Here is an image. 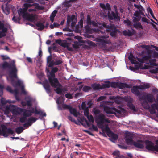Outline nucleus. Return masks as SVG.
Masks as SVG:
<instances>
[{"label":"nucleus","instance_id":"nucleus-43","mask_svg":"<svg viewBox=\"0 0 158 158\" xmlns=\"http://www.w3.org/2000/svg\"><path fill=\"white\" fill-rule=\"evenodd\" d=\"M23 130V127H19L15 129V131L18 134L21 133Z\"/></svg>","mask_w":158,"mask_h":158},{"label":"nucleus","instance_id":"nucleus-4","mask_svg":"<svg viewBox=\"0 0 158 158\" xmlns=\"http://www.w3.org/2000/svg\"><path fill=\"white\" fill-rule=\"evenodd\" d=\"M151 55H149L143 57L142 58H138V60L141 63H145L146 64H149L151 65L157 66V65L155 63V59H152Z\"/></svg>","mask_w":158,"mask_h":158},{"label":"nucleus","instance_id":"nucleus-3","mask_svg":"<svg viewBox=\"0 0 158 158\" xmlns=\"http://www.w3.org/2000/svg\"><path fill=\"white\" fill-rule=\"evenodd\" d=\"M156 99L158 102L157 104L156 103L152 104L150 106L149 104L146 101H143L141 102L142 105L144 109L149 110L151 114H155L156 113V109L158 111V94L156 96Z\"/></svg>","mask_w":158,"mask_h":158},{"label":"nucleus","instance_id":"nucleus-41","mask_svg":"<svg viewBox=\"0 0 158 158\" xmlns=\"http://www.w3.org/2000/svg\"><path fill=\"white\" fill-rule=\"evenodd\" d=\"M80 46V44L79 42L77 41H75L74 42V44H72L73 50L74 49L78 48Z\"/></svg>","mask_w":158,"mask_h":158},{"label":"nucleus","instance_id":"nucleus-37","mask_svg":"<svg viewBox=\"0 0 158 158\" xmlns=\"http://www.w3.org/2000/svg\"><path fill=\"white\" fill-rule=\"evenodd\" d=\"M8 6L7 5V4H6V7L5 8H4L3 6H2V7L3 11L6 15L9 14L10 12V10Z\"/></svg>","mask_w":158,"mask_h":158},{"label":"nucleus","instance_id":"nucleus-18","mask_svg":"<svg viewBox=\"0 0 158 158\" xmlns=\"http://www.w3.org/2000/svg\"><path fill=\"white\" fill-rule=\"evenodd\" d=\"M108 18L110 19H115L118 21L120 20V17L117 13L115 14L114 12H112L110 14L108 12Z\"/></svg>","mask_w":158,"mask_h":158},{"label":"nucleus","instance_id":"nucleus-36","mask_svg":"<svg viewBox=\"0 0 158 158\" xmlns=\"http://www.w3.org/2000/svg\"><path fill=\"white\" fill-rule=\"evenodd\" d=\"M56 87H57L56 89L55 90L56 92L58 94H61L62 93L63 90L62 89V86L60 84V85H58Z\"/></svg>","mask_w":158,"mask_h":158},{"label":"nucleus","instance_id":"nucleus-7","mask_svg":"<svg viewBox=\"0 0 158 158\" xmlns=\"http://www.w3.org/2000/svg\"><path fill=\"white\" fill-rule=\"evenodd\" d=\"M85 102H83L81 104L82 109L84 110V115L87 117L89 123H93L94 119L93 116L91 115H89V109L86 107V105Z\"/></svg>","mask_w":158,"mask_h":158},{"label":"nucleus","instance_id":"nucleus-30","mask_svg":"<svg viewBox=\"0 0 158 158\" xmlns=\"http://www.w3.org/2000/svg\"><path fill=\"white\" fill-rule=\"evenodd\" d=\"M4 24V23H2L1 21H0V30H2V31H3V29H6V33L8 31V29L7 27H10V26L9 24H6L5 25V27Z\"/></svg>","mask_w":158,"mask_h":158},{"label":"nucleus","instance_id":"nucleus-44","mask_svg":"<svg viewBox=\"0 0 158 158\" xmlns=\"http://www.w3.org/2000/svg\"><path fill=\"white\" fill-rule=\"evenodd\" d=\"M150 85L148 84H144L139 85V87L140 89H148L150 87Z\"/></svg>","mask_w":158,"mask_h":158},{"label":"nucleus","instance_id":"nucleus-38","mask_svg":"<svg viewBox=\"0 0 158 158\" xmlns=\"http://www.w3.org/2000/svg\"><path fill=\"white\" fill-rule=\"evenodd\" d=\"M128 58L131 63L134 64H137V62L135 60V58L133 55H130L129 56Z\"/></svg>","mask_w":158,"mask_h":158},{"label":"nucleus","instance_id":"nucleus-31","mask_svg":"<svg viewBox=\"0 0 158 158\" xmlns=\"http://www.w3.org/2000/svg\"><path fill=\"white\" fill-rule=\"evenodd\" d=\"M6 90L14 94H18L19 93V90L17 89H15L14 90H12L11 88L9 86H8L6 88Z\"/></svg>","mask_w":158,"mask_h":158},{"label":"nucleus","instance_id":"nucleus-48","mask_svg":"<svg viewBox=\"0 0 158 158\" xmlns=\"http://www.w3.org/2000/svg\"><path fill=\"white\" fill-rule=\"evenodd\" d=\"M124 23L126 24V25L128 26L131 27L132 26L131 22L128 19L124 21Z\"/></svg>","mask_w":158,"mask_h":158},{"label":"nucleus","instance_id":"nucleus-54","mask_svg":"<svg viewBox=\"0 0 158 158\" xmlns=\"http://www.w3.org/2000/svg\"><path fill=\"white\" fill-rule=\"evenodd\" d=\"M19 121L21 123H24L27 121V117L23 116L20 118Z\"/></svg>","mask_w":158,"mask_h":158},{"label":"nucleus","instance_id":"nucleus-47","mask_svg":"<svg viewBox=\"0 0 158 158\" xmlns=\"http://www.w3.org/2000/svg\"><path fill=\"white\" fill-rule=\"evenodd\" d=\"M118 82H111L110 84V86L114 88H118Z\"/></svg>","mask_w":158,"mask_h":158},{"label":"nucleus","instance_id":"nucleus-27","mask_svg":"<svg viewBox=\"0 0 158 158\" xmlns=\"http://www.w3.org/2000/svg\"><path fill=\"white\" fill-rule=\"evenodd\" d=\"M71 106L69 105H67L65 104H63L61 105H58V108L59 110H62L64 109H68L69 110L70 109Z\"/></svg>","mask_w":158,"mask_h":158},{"label":"nucleus","instance_id":"nucleus-6","mask_svg":"<svg viewBox=\"0 0 158 158\" xmlns=\"http://www.w3.org/2000/svg\"><path fill=\"white\" fill-rule=\"evenodd\" d=\"M48 79L52 86L56 88L57 85H60L57 79L55 78L54 73L52 72H50V75L48 76Z\"/></svg>","mask_w":158,"mask_h":158},{"label":"nucleus","instance_id":"nucleus-50","mask_svg":"<svg viewBox=\"0 0 158 158\" xmlns=\"http://www.w3.org/2000/svg\"><path fill=\"white\" fill-rule=\"evenodd\" d=\"M91 89V87L90 86H85L83 88L82 90L85 92L89 91Z\"/></svg>","mask_w":158,"mask_h":158},{"label":"nucleus","instance_id":"nucleus-60","mask_svg":"<svg viewBox=\"0 0 158 158\" xmlns=\"http://www.w3.org/2000/svg\"><path fill=\"white\" fill-rule=\"evenodd\" d=\"M62 61L61 60H58L55 61V65H58L62 63Z\"/></svg>","mask_w":158,"mask_h":158},{"label":"nucleus","instance_id":"nucleus-49","mask_svg":"<svg viewBox=\"0 0 158 158\" xmlns=\"http://www.w3.org/2000/svg\"><path fill=\"white\" fill-rule=\"evenodd\" d=\"M1 103L2 105H4L7 103H9V102H11V100H6L4 98H2L1 99Z\"/></svg>","mask_w":158,"mask_h":158},{"label":"nucleus","instance_id":"nucleus-26","mask_svg":"<svg viewBox=\"0 0 158 158\" xmlns=\"http://www.w3.org/2000/svg\"><path fill=\"white\" fill-rule=\"evenodd\" d=\"M25 99L27 102V105L28 106H31L33 99L30 96H27L25 98Z\"/></svg>","mask_w":158,"mask_h":158},{"label":"nucleus","instance_id":"nucleus-1","mask_svg":"<svg viewBox=\"0 0 158 158\" xmlns=\"http://www.w3.org/2000/svg\"><path fill=\"white\" fill-rule=\"evenodd\" d=\"M32 6H35V8L38 9V10H42L44 9V7L43 6H40L38 4L35 3L33 4L30 3H25L23 5L24 8L23 9L20 8L18 10V13L19 16H22L23 18H26V15L27 13V11L28 9Z\"/></svg>","mask_w":158,"mask_h":158},{"label":"nucleus","instance_id":"nucleus-16","mask_svg":"<svg viewBox=\"0 0 158 158\" xmlns=\"http://www.w3.org/2000/svg\"><path fill=\"white\" fill-rule=\"evenodd\" d=\"M56 42L60 44L64 48H67L68 50L71 51H73V48L72 47L69 46V44L66 42H62L61 40H56Z\"/></svg>","mask_w":158,"mask_h":158},{"label":"nucleus","instance_id":"nucleus-64","mask_svg":"<svg viewBox=\"0 0 158 158\" xmlns=\"http://www.w3.org/2000/svg\"><path fill=\"white\" fill-rule=\"evenodd\" d=\"M68 119L72 122H74L75 123L76 121L72 117L70 116H69L68 117Z\"/></svg>","mask_w":158,"mask_h":158},{"label":"nucleus","instance_id":"nucleus-28","mask_svg":"<svg viewBox=\"0 0 158 158\" xmlns=\"http://www.w3.org/2000/svg\"><path fill=\"white\" fill-rule=\"evenodd\" d=\"M35 26L36 27H38L37 29L40 31L43 30L45 27L44 23L39 22L37 23Z\"/></svg>","mask_w":158,"mask_h":158},{"label":"nucleus","instance_id":"nucleus-58","mask_svg":"<svg viewBox=\"0 0 158 158\" xmlns=\"http://www.w3.org/2000/svg\"><path fill=\"white\" fill-rule=\"evenodd\" d=\"M21 90L23 94L25 95H26L27 94V92L25 90L24 88V86H22L21 87Z\"/></svg>","mask_w":158,"mask_h":158},{"label":"nucleus","instance_id":"nucleus-8","mask_svg":"<svg viewBox=\"0 0 158 158\" xmlns=\"http://www.w3.org/2000/svg\"><path fill=\"white\" fill-rule=\"evenodd\" d=\"M97 118L98 120V124L99 127L102 128L103 124L104 122L110 123V121L108 119H106L105 116L103 114H100L97 116Z\"/></svg>","mask_w":158,"mask_h":158},{"label":"nucleus","instance_id":"nucleus-5","mask_svg":"<svg viewBox=\"0 0 158 158\" xmlns=\"http://www.w3.org/2000/svg\"><path fill=\"white\" fill-rule=\"evenodd\" d=\"M99 24H101L100 27H104L107 28L106 31L107 32H111L110 35L111 36L114 37L116 35L117 30L115 26L112 24H110L108 25H107L105 23H98Z\"/></svg>","mask_w":158,"mask_h":158},{"label":"nucleus","instance_id":"nucleus-23","mask_svg":"<svg viewBox=\"0 0 158 158\" xmlns=\"http://www.w3.org/2000/svg\"><path fill=\"white\" fill-rule=\"evenodd\" d=\"M134 6L135 7L139 10V12L140 13V15H142L143 16H145L144 13V12L145 11V10L142 6L134 4Z\"/></svg>","mask_w":158,"mask_h":158},{"label":"nucleus","instance_id":"nucleus-53","mask_svg":"<svg viewBox=\"0 0 158 158\" xmlns=\"http://www.w3.org/2000/svg\"><path fill=\"white\" fill-rule=\"evenodd\" d=\"M140 17H132V21L134 23H135V22H138L140 20Z\"/></svg>","mask_w":158,"mask_h":158},{"label":"nucleus","instance_id":"nucleus-24","mask_svg":"<svg viewBox=\"0 0 158 158\" xmlns=\"http://www.w3.org/2000/svg\"><path fill=\"white\" fill-rule=\"evenodd\" d=\"M70 113L73 114L74 116L77 117L79 113L77 111L76 109L75 108H73L71 106L69 110Z\"/></svg>","mask_w":158,"mask_h":158},{"label":"nucleus","instance_id":"nucleus-34","mask_svg":"<svg viewBox=\"0 0 158 158\" xmlns=\"http://www.w3.org/2000/svg\"><path fill=\"white\" fill-rule=\"evenodd\" d=\"M93 40L99 42L102 44H104L106 43H108L106 40H104L98 38H95L94 40Z\"/></svg>","mask_w":158,"mask_h":158},{"label":"nucleus","instance_id":"nucleus-61","mask_svg":"<svg viewBox=\"0 0 158 158\" xmlns=\"http://www.w3.org/2000/svg\"><path fill=\"white\" fill-rule=\"evenodd\" d=\"M140 14V13L138 11H136L134 14V15L136 17H139V15Z\"/></svg>","mask_w":158,"mask_h":158},{"label":"nucleus","instance_id":"nucleus-22","mask_svg":"<svg viewBox=\"0 0 158 158\" xmlns=\"http://www.w3.org/2000/svg\"><path fill=\"white\" fill-rule=\"evenodd\" d=\"M139 89H140L139 86H134L131 89V92L137 96H139L140 94Z\"/></svg>","mask_w":158,"mask_h":158},{"label":"nucleus","instance_id":"nucleus-2","mask_svg":"<svg viewBox=\"0 0 158 158\" xmlns=\"http://www.w3.org/2000/svg\"><path fill=\"white\" fill-rule=\"evenodd\" d=\"M15 61L13 60L11 64H9L7 62H4L2 64V67L3 68H9L11 69L10 72V75L11 77H15L17 78V73L18 70L16 68L15 64Z\"/></svg>","mask_w":158,"mask_h":158},{"label":"nucleus","instance_id":"nucleus-45","mask_svg":"<svg viewBox=\"0 0 158 158\" xmlns=\"http://www.w3.org/2000/svg\"><path fill=\"white\" fill-rule=\"evenodd\" d=\"M123 34L125 36H131L132 34V33L131 32L128 30L127 31L125 30L123 31Z\"/></svg>","mask_w":158,"mask_h":158},{"label":"nucleus","instance_id":"nucleus-42","mask_svg":"<svg viewBox=\"0 0 158 158\" xmlns=\"http://www.w3.org/2000/svg\"><path fill=\"white\" fill-rule=\"evenodd\" d=\"M56 11H54L52 13L51 15L50 16V20L52 23L53 22L54 20V18L56 16Z\"/></svg>","mask_w":158,"mask_h":158},{"label":"nucleus","instance_id":"nucleus-14","mask_svg":"<svg viewBox=\"0 0 158 158\" xmlns=\"http://www.w3.org/2000/svg\"><path fill=\"white\" fill-rule=\"evenodd\" d=\"M133 135L131 133L127 132L126 133L125 139L127 144L131 145H133L134 141L133 140Z\"/></svg>","mask_w":158,"mask_h":158},{"label":"nucleus","instance_id":"nucleus-13","mask_svg":"<svg viewBox=\"0 0 158 158\" xmlns=\"http://www.w3.org/2000/svg\"><path fill=\"white\" fill-rule=\"evenodd\" d=\"M17 106L14 105H10L6 106L5 110V114H9L10 111L13 114H15L17 112Z\"/></svg>","mask_w":158,"mask_h":158},{"label":"nucleus","instance_id":"nucleus-56","mask_svg":"<svg viewBox=\"0 0 158 158\" xmlns=\"http://www.w3.org/2000/svg\"><path fill=\"white\" fill-rule=\"evenodd\" d=\"M73 94H71L70 93H67L65 94V97L69 99H71L73 98L72 96Z\"/></svg>","mask_w":158,"mask_h":158},{"label":"nucleus","instance_id":"nucleus-39","mask_svg":"<svg viewBox=\"0 0 158 158\" xmlns=\"http://www.w3.org/2000/svg\"><path fill=\"white\" fill-rule=\"evenodd\" d=\"M127 106L130 109L136 112L137 111V109L132 104L131 102H128L127 104Z\"/></svg>","mask_w":158,"mask_h":158},{"label":"nucleus","instance_id":"nucleus-32","mask_svg":"<svg viewBox=\"0 0 158 158\" xmlns=\"http://www.w3.org/2000/svg\"><path fill=\"white\" fill-rule=\"evenodd\" d=\"M37 119L36 118L31 117L28 119L27 122L30 123V125H31L32 123L35 122Z\"/></svg>","mask_w":158,"mask_h":158},{"label":"nucleus","instance_id":"nucleus-63","mask_svg":"<svg viewBox=\"0 0 158 158\" xmlns=\"http://www.w3.org/2000/svg\"><path fill=\"white\" fill-rule=\"evenodd\" d=\"M152 56L154 58H158V53L156 52H154L152 54Z\"/></svg>","mask_w":158,"mask_h":158},{"label":"nucleus","instance_id":"nucleus-55","mask_svg":"<svg viewBox=\"0 0 158 158\" xmlns=\"http://www.w3.org/2000/svg\"><path fill=\"white\" fill-rule=\"evenodd\" d=\"M113 155L116 157V158H118L119 156L120 152L118 151H114L113 153Z\"/></svg>","mask_w":158,"mask_h":158},{"label":"nucleus","instance_id":"nucleus-10","mask_svg":"<svg viewBox=\"0 0 158 158\" xmlns=\"http://www.w3.org/2000/svg\"><path fill=\"white\" fill-rule=\"evenodd\" d=\"M143 97H139V98L140 101L142 100L145 99L147 100L146 101L148 103L149 102L152 103L155 101V98L153 95L152 94H147L144 93L143 94Z\"/></svg>","mask_w":158,"mask_h":158},{"label":"nucleus","instance_id":"nucleus-51","mask_svg":"<svg viewBox=\"0 0 158 158\" xmlns=\"http://www.w3.org/2000/svg\"><path fill=\"white\" fill-rule=\"evenodd\" d=\"M110 86V84L108 83L106 84H104L101 85V88L102 89L105 88H109Z\"/></svg>","mask_w":158,"mask_h":158},{"label":"nucleus","instance_id":"nucleus-62","mask_svg":"<svg viewBox=\"0 0 158 158\" xmlns=\"http://www.w3.org/2000/svg\"><path fill=\"white\" fill-rule=\"evenodd\" d=\"M93 111L94 113L96 114H98L100 113V110L98 109H94Z\"/></svg>","mask_w":158,"mask_h":158},{"label":"nucleus","instance_id":"nucleus-29","mask_svg":"<svg viewBox=\"0 0 158 158\" xmlns=\"http://www.w3.org/2000/svg\"><path fill=\"white\" fill-rule=\"evenodd\" d=\"M100 6L104 10H110V6L108 3H106V5L102 3H100Z\"/></svg>","mask_w":158,"mask_h":158},{"label":"nucleus","instance_id":"nucleus-20","mask_svg":"<svg viewBox=\"0 0 158 158\" xmlns=\"http://www.w3.org/2000/svg\"><path fill=\"white\" fill-rule=\"evenodd\" d=\"M37 15L35 14H29L27 13L24 19L29 21L33 22L36 20Z\"/></svg>","mask_w":158,"mask_h":158},{"label":"nucleus","instance_id":"nucleus-33","mask_svg":"<svg viewBox=\"0 0 158 158\" xmlns=\"http://www.w3.org/2000/svg\"><path fill=\"white\" fill-rule=\"evenodd\" d=\"M92 88L94 90H98L102 89L101 88V85L99 84H94L91 85Z\"/></svg>","mask_w":158,"mask_h":158},{"label":"nucleus","instance_id":"nucleus-15","mask_svg":"<svg viewBox=\"0 0 158 158\" xmlns=\"http://www.w3.org/2000/svg\"><path fill=\"white\" fill-rule=\"evenodd\" d=\"M104 129L106 132L107 135L111 137V139L114 140H115L118 139V136L117 135L111 132L110 129L108 127V125H106V127L104 128Z\"/></svg>","mask_w":158,"mask_h":158},{"label":"nucleus","instance_id":"nucleus-17","mask_svg":"<svg viewBox=\"0 0 158 158\" xmlns=\"http://www.w3.org/2000/svg\"><path fill=\"white\" fill-rule=\"evenodd\" d=\"M144 143L143 141L141 140H138L135 141L132 145L136 148H143L144 147Z\"/></svg>","mask_w":158,"mask_h":158},{"label":"nucleus","instance_id":"nucleus-40","mask_svg":"<svg viewBox=\"0 0 158 158\" xmlns=\"http://www.w3.org/2000/svg\"><path fill=\"white\" fill-rule=\"evenodd\" d=\"M65 98L63 97H61L58 98L56 101V102L59 105L63 102L64 101Z\"/></svg>","mask_w":158,"mask_h":158},{"label":"nucleus","instance_id":"nucleus-25","mask_svg":"<svg viewBox=\"0 0 158 158\" xmlns=\"http://www.w3.org/2000/svg\"><path fill=\"white\" fill-rule=\"evenodd\" d=\"M131 87L130 85L126 83L119 82L118 88L120 89H123L125 88H130Z\"/></svg>","mask_w":158,"mask_h":158},{"label":"nucleus","instance_id":"nucleus-57","mask_svg":"<svg viewBox=\"0 0 158 158\" xmlns=\"http://www.w3.org/2000/svg\"><path fill=\"white\" fill-rule=\"evenodd\" d=\"M141 20L142 21L146 23H149L148 20L146 18L144 17H143L142 18Z\"/></svg>","mask_w":158,"mask_h":158},{"label":"nucleus","instance_id":"nucleus-46","mask_svg":"<svg viewBox=\"0 0 158 158\" xmlns=\"http://www.w3.org/2000/svg\"><path fill=\"white\" fill-rule=\"evenodd\" d=\"M6 30L5 29H4L3 31H0V38L6 35Z\"/></svg>","mask_w":158,"mask_h":158},{"label":"nucleus","instance_id":"nucleus-59","mask_svg":"<svg viewBox=\"0 0 158 158\" xmlns=\"http://www.w3.org/2000/svg\"><path fill=\"white\" fill-rule=\"evenodd\" d=\"M147 10L148 12L151 15L153 14V12L150 7H148L147 8Z\"/></svg>","mask_w":158,"mask_h":158},{"label":"nucleus","instance_id":"nucleus-19","mask_svg":"<svg viewBox=\"0 0 158 158\" xmlns=\"http://www.w3.org/2000/svg\"><path fill=\"white\" fill-rule=\"evenodd\" d=\"M86 22L88 25H90L93 27H98L97 23L94 21H92L89 15H87V19Z\"/></svg>","mask_w":158,"mask_h":158},{"label":"nucleus","instance_id":"nucleus-12","mask_svg":"<svg viewBox=\"0 0 158 158\" xmlns=\"http://www.w3.org/2000/svg\"><path fill=\"white\" fill-rule=\"evenodd\" d=\"M104 111L107 114H112L116 115L117 114H120L121 111L114 108H110L107 106H105L104 108Z\"/></svg>","mask_w":158,"mask_h":158},{"label":"nucleus","instance_id":"nucleus-52","mask_svg":"<svg viewBox=\"0 0 158 158\" xmlns=\"http://www.w3.org/2000/svg\"><path fill=\"white\" fill-rule=\"evenodd\" d=\"M45 89L48 92L50 91V85L48 84H45L43 85Z\"/></svg>","mask_w":158,"mask_h":158},{"label":"nucleus","instance_id":"nucleus-11","mask_svg":"<svg viewBox=\"0 0 158 158\" xmlns=\"http://www.w3.org/2000/svg\"><path fill=\"white\" fill-rule=\"evenodd\" d=\"M146 148L148 150L156 151L158 152V145H154V144L149 141L147 140L145 142Z\"/></svg>","mask_w":158,"mask_h":158},{"label":"nucleus","instance_id":"nucleus-35","mask_svg":"<svg viewBox=\"0 0 158 158\" xmlns=\"http://www.w3.org/2000/svg\"><path fill=\"white\" fill-rule=\"evenodd\" d=\"M133 26L135 28L137 29H143V27L141 24L139 22H135L133 24Z\"/></svg>","mask_w":158,"mask_h":158},{"label":"nucleus","instance_id":"nucleus-21","mask_svg":"<svg viewBox=\"0 0 158 158\" xmlns=\"http://www.w3.org/2000/svg\"><path fill=\"white\" fill-rule=\"evenodd\" d=\"M34 112V109L31 108V110H27L25 109L23 113V116H25V117H29L31 116L32 113Z\"/></svg>","mask_w":158,"mask_h":158},{"label":"nucleus","instance_id":"nucleus-9","mask_svg":"<svg viewBox=\"0 0 158 158\" xmlns=\"http://www.w3.org/2000/svg\"><path fill=\"white\" fill-rule=\"evenodd\" d=\"M2 129H0V135H2L5 137L8 136V134H12L14 131L10 128L7 129L6 127L4 125L1 126Z\"/></svg>","mask_w":158,"mask_h":158}]
</instances>
